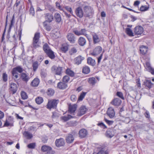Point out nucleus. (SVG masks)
Here are the masks:
<instances>
[{
  "mask_svg": "<svg viewBox=\"0 0 154 154\" xmlns=\"http://www.w3.org/2000/svg\"><path fill=\"white\" fill-rule=\"evenodd\" d=\"M40 37V33L38 32H36L33 39V42L32 47L34 48H36L40 47V43L39 42Z\"/></svg>",
  "mask_w": 154,
  "mask_h": 154,
  "instance_id": "f257e3e1",
  "label": "nucleus"
},
{
  "mask_svg": "<svg viewBox=\"0 0 154 154\" xmlns=\"http://www.w3.org/2000/svg\"><path fill=\"white\" fill-rule=\"evenodd\" d=\"M84 10V16L85 17L90 18L93 14V9L88 5L85 6L83 7Z\"/></svg>",
  "mask_w": 154,
  "mask_h": 154,
  "instance_id": "f03ea898",
  "label": "nucleus"
},
{
  "mask_svg": "<svg viewBox=\"0 0 154 154\" xmlns=\"http://www.w3.org/2000/svg\"><path fill=\"white\" fill-rule=\"evenodd\" d=\"M23 70V68L20 66H18L15 68H14L12 71V74L14 78L15 79H17L18 78V74L17 72L20 73H22Z\"/></svg>",
  "mask_w": 154,
  "mask_h": 154,
  "instance_id": "7ed1b4c3",
  "label": "nucleus"
},
{
  "mask_svg": "<svg viewBox=\"0 0 154 154\" xmlns=\"http://www.w3.org/2000/svg\"><path fill=\"white\" fill-rule=\"evenodd\" d=\"M59 101L58 100L52 99L48 100L46 107L48 109H51L52 108H55L56 107Z\"/></svg>",
  "mask_w": 154,
  "mask_h": 154,
  "instance_id": "20e7f679",
  "label": "nucleus"
},
{
  "mask_svg": "<svg viewBox=\"0 0 154 154\" xmlns=\"http://www.w3.org/2000/svg\"><path fill=\"white\" fill-rule=\"evenodd\" d=\"M75 132L72 131L70 133L68 134L66 136V140L67 143H72L74 140V137Z\"/></svg>",
  "mask_w": 154,
  "mask_h": 154,
  "instance_id": "39448f33",
  "label": "nucleus"
},
{
  "mask_svg": "<svg viewBox=\"0 0 154 154\" xmlns=\"http://www.w3.org/2000/svg\"><path fill=\"white\" fill-rule=\"evenodd\" d=\"M14 119L13 117L9 116L7 119L5 121L4 126L12 127L14 126Z\"/></svg>",
  "mask_w": 154,
  "mask_h": 154,
  "instance_id": "423d86ee",
  "label": "nucleus"
},
{
  "mask_svg": "<svg viewBox=\"0 0 154 154\" xmlns=\"http://www.w3.org/2000/svg\"><path fill=\"white\" fill-rule=\"evenodd\" d=\"M64 68L63 67L58 66L57 67L55 66H53L51 68L52 71H55V74L56 75H61L62 72Z\"/></svg>",
  "mask_w": 154,
  "mask_h": 154,
  "instance_id": "0eeeda50",
  "label": "nucleus"
},
{
  "mask_svg": "<svg viewBox=\"0 0 154 154\" xmlns=\"http://www.w3.org/2000/svg\"><path fill=\"white\" fill-rule=\"evenodd\" d=\"M116 130L112 128H109L106 131L105 134L106 136L109 138H111L114 136Z\"/></svg>",
  "mask_w": 154,
  "mask_h": 154,
  "instance_id": "6e6552de",
  "label": "nucleus"
},
{
  "mask_svg": "<svg viewBox=\"0 0 154 154\" xmlns=\"http://www.w3.org/2000/svg\"><path fill=\"white\" fill-rule=\"evenodd\" d=\"M102 50V48L100 46L96 47L94 50L91 53V55L96 56L99 54Z\"/></svg>",
  "mask_w": 154,
  "mask_h": 154,
  "instance_id": "1a4fd4ad",
  "label": "nucleus"
},
{
  "mask_svg": "<svg viewBox=\"0 0 154 154\" xmlns=\"http://www.w3.org/2000/svg\"><path fill=\"white\" fill-rule=\"evenodd\" d=\"M144 66L146 70L150 72L152 74L154 75V69L151 67L149 62H146Z\"/></svg>",
  "mask_w": 154,
  "mask_h": 154,
  "instance_id": "9d476101",
  "label": "nucleus"
},
{
  "mask_svg": "<svg viewBox=\"0 0 154 154\" xmlns=\"http://www.w3.org/2000/svg\"><path fill=\"white\" fill-rule=\"evenodd\" d=\"M68 40L70 43L73 44L75 42V37L74 35L71 33H69L66 35Z\"/></svg>",
  "mask_w": 154,
  "mask_h": 154,
  "instance_id": "9b49d317",
  "label": "nucleus"
},
{
  "mask_svg": "<svg viewBox=\"0 0 154 154\" xmlns=\"http://www.w3.org/2000/svg\"><path fill=\"white\" fill-rule=\"evenodd\" d=\"M20 78L22 80L26 83H27L30 78L28 73L24 72L21 73Z\"/></svg>",
  "mask_w": 154,
  "mask_h": 154,
  "instance_id": "f8f14e48",
  "label": "nucleus"
},
{
  "mask_svg": "<svg viewBox=\"0 0 154 154\" xmlns=\"http://www.w3.org/2000/svg\"><path fill=\"white\" fill-rule=\"evenodd\" d=\"M16 34H15L12 37H10L9 34L8 33L7 37L8 40L10 42H13L15 46H16L17 44V40L16 37Z\"/></svg>",
  "mask_w": 154,
  "mask_h": 154,
  "instance_id": "ddd939ff",
  "label": "nucleus"
},
{
  "mask_svg": "<svg viewBox=\"0 0 154 154\" xmlns=\"http://www.w3.org/2000/svg\"><path fill=\"white\" fill-rule=\"evenodd\" d=\"M143 32V28L140 26H136L134 29V32L135 35H139L142 34Z\"/></svg>",
  "mask_w": 154,
  "mask_h": 154,
  "instance_id": "4468645a",
  "label": "nucleus"
},
{
  "mask_svg": "<svg viewBox=\"0 0 154 154\" xmlns=\"http://www.w3.org/2000/svg\"><path fill=\"white\" fill-rule=\"evenodd\" d=\"M79 134L80 138H82L86 137L88 134V132L85 129H82L79 131Z\"/></svg>",
  "mask_w": 154,
  "mask_h": 154,
  "instance_id": "2eb2a0df",
  "label": "nucleus"
},
{
  "mask_svg": "<svg viewBox=\"0 0 154 154\" xmlns=\"http://www.w3.org/2000/svg\"><path fill=\"white\" fill-rule=\"evenodd\" d=\"M55 143L57 147H59L63 146L65 144V142L63 138H60L57 139L55 141Z\"/></svg>",
  "mask_w": 154,
  "mask_h": 154,
  "instance_id": "dca6fc26",
  "label": "nucleus"
},
{
  "mask_svg": "<svg viewBox=\"0 0 154 154\" xmlns=\"http://www.w3.org/2000/svg\"><path fill=\"white\" fill-rule=\"evenodd\" d=\"M44 15L46 21L50 23L54 19V17L52 14L50 13H47Z\"/></svg>",
  "mask_w": 154,
  "mask_h": 154,
  "instance_id": "f3484780",
  "label": "nucleus"
},
{
  "mask_svg": "<svg viewBox=\"0 0 154 154\" xmlns=\"http://www.w3.org/2000/svg\"><path fill=\"white\" fill-rule=\"evenodd\" d=\"M87 111V109L85 106H81L79 109L77 115L78 116H81L84 115Z\"/></svg>",
  "mask_w": 154,
  "mask_h": 154,
  "instance_id": "a211bd4d",
  "label": "nucleus"
},
{
  "mask_svg": "<svg viewBox=\"0 0 154 154\" xmlns=\"http://www.w3.org/2000/svg\"><path fill=\"white\" fill-rule=\"evenodd\" d=\"M75 12L76 15L79 18H82L84 15V13L82 9L80 7H79L76 8Z\"/></svg>",
  "mask_w": 154,
  "mask_h": 154,
  "instance_id": "6ab92c4d",
  "label": "nucleus"
},
{
  "mask_svg": "<svg viewBox=\"0 0 154 154\" xmlns=\"http://www.w3.org/2000/svg\"><path fill=\"white\" fill-rule=\"evenodd\" d=\"M84 59V57L80 55L79 56L74 59V63L75 64L79 65L81 63L82 61Z\"/></svg>",
  "mask_w": 154,
  "mask_h": 154,
  "instance_id": "aec40b11",
  "label": "nucleus"
},
{
  "mask_svg": "<svg viewBox=\"0 0 154 154\" xmlns=\"http://www.w3.org/2000/svg\"><path fill=\"white\" fill-rule=\"evenodd\" d=\"M107 114L110 118H113L115 115V112L113 109L112 107L109 108L107 111Z\"/></svg>",
  "mask_w": 154,
  "mask_h": 154,
  "instance_id": "412c9836",
  "label": "nucleus"
},
{
  "mask_svg": "<svg viewBox=\"0 0 154 154\" xmlns=\"http://www.w3.org/2000/svg\"><path fill=\"white\" fill-rule=\"evenodd\" d=\"M67 84L62 82H60L57 84V88L60 89H64L67 87Z\"/></svg>",
  "mask_w": 154,
  "mask_h": 154,
  "instance_id": "4be33fe9",
  "label": "nucleus"
},
{
  "mask_svg": "<svg viewBox=\"0 0 154 154\" xmlns=\"http://www.w3.org/2000/svg\"><path fill=\"white\" fill-rule=\"evenodd\" d=\"M92 38L93 43L94 44L99 43L100 41V38H99L98 35L96 33H94L92 34Z\"/></svg>",
  "mask_w": 154,
  "mask_h": 154,
  "instance_id": "5701e85b",
  "label": "nucleus"
},
{
  "mask_svg": "<svg viewBox=\"0 0 154 154\" xmlns=\"http://www.w3.org/2000/svg\"><path fill=\"white\" fill-rule=\"evenodd\" d=\"M17 89V85L14 83L11 84L10 86V91L12 92V94L15 93Z\"/></svg>",
  "mask_w": 154,
  "mask_h": 154,
  "instance_id": "b1692460",
  "label": "nucleus"
},
{
  "mask_svg": "<svg viewBox=\"0 0 154 154\" xmlns=\"http://www.w3.org/2000/svg\"><path fill=\"white\" fill-rule=\"evenodd\" d=\"M121 102L122 101L119 99L116 98L112 100L111 103L114 106H118L119 105Z\"/></svg>",
  "mask_w": 154,
  "mask_h": 154,
  "instance_id": "393cba45",
  "label": "nucleus"
},
{
  "mask_svg": "<svg viewBox=\"0 0 154 154\" xmlns=\"http://www.w3.org/2000/svg\"><path fill=\"white\" fill-rule=\"evenodd\" d=\"M39 79L37 78H35L31 82L30 85L32 87H37L39 83Z\"/></svg>",
  "mask_w": 154,
  "mask_h": 154,
  "instance_id": "a878e982",
  "label": "nucleus"
},
{
  "mask_svg": "<svg viewBox=\"0 0 154 154\" xmlns=\"http://www.w3.org/2000/svg\"><path fill=\"white\" fill-rule=\"evenodd\" d=\"M77 108V105L76 104L69 105V111L70 113H72L75 112Z\"/></svg>",
  "mask_w": 154,
  "mask_h": 154,
  "instance_id": "bb28decb",
  "label": "nucleus"
},
{
  "mask_svg": "<svg viewBox=\"0 0 154 154\" xmlns=\"http://www.w3.org/2000/svg\"><path fill=\"white\" fill-rule=\"evenodd\" d=\"M86 43V40L84 38L81 37L78 39V44L81 46H84Z\"/></svg>",
  "mask_w": 154,
  "mask_h": 154,
  "instance_id": "cd10ccee",
  "label": "nucleus"
},
{
  "mask_svg": "<svg viewBox=\"0 0 154 154\" xmlns=\"http://www.w3.org/2000/svg\"><path fill=\"white\" fill-rule=\"evenodd\" d=\"M87 63L89 65L92 66H94L96 64L95 60L91 57H89L87 58Z\"/></svg>",
  "mask_w": 154,
  "mask_h": 154,
  "instance_id": "c85d7f7f",
  "label": "nucleus"
},
{
  "mask_svg": "<svg viewBox=\"0 0 154 154\" xmlns=\"http://www.w3.org/2000/svg\"><path fill=\"white\" fill-rule=\"evenodd\" d=\"M52 149V148L46 145L42 146L41 148V150L43 152H48Z\"/></svg>",
  "mask_w": 154,
  "mask_h": 154,
  "instance_id": "c756f323",
  "label": "nucleus"
},
{
  "mask_svg": "<svg viewBox=\"0 0 154 154\" xmlns=\"http://www.w3.org/2000/svg\"><path fill=\"white\" fill-rule=\"evenodd\" d=\"M140 53L141 54L144 55L146 53L147 49L146 47L142 45L140 47Z\"/></svg>",
  "mask_w": 154,
  "mask_h": 154,
  "instance_id": "7c9ffc66",
  "label": "nucleus"
},
{
  "mask_svg": "<svg viewBox=\"0 0 154 154\" xmlns=\"http://www.w3.org/2000/svg\"><path fill=\"white\" fill-rule=\"evenodd\" d=\"M46 54L47 56L51 59H54L55 57L54 52L52 51L51 50Z\"/></svg>",
  "mask_w": 154,
  "mask_h": 154,
  "instance_id": "2f4dec72",
  "label": "nucleus"
},
{
  "mask_svg": "<svg viewBox=\"0 0 154 154\" xmlns=\"http://www.w3.org/2000/svg\"><path fill=\"white\" fill-rule=\"evenodd\" d=\"M54 17L56 22L60 23L61 20V18L60 14L56 13L54 15Z\"/></svg>",
  "mask_w": 154,
  "mask_h": 154,
  "instance_id": "473e14b6",
  "label": "nucleus"
},
{
  "mask_svg": "<svg viewBox=\"0 0 154 154\" xmlns=\"http://www.w3.org/2000/svg\"><path fill=\"white\" fill-rule=\"evenodd\" d=\"M144 85L149 88H150L153 85V84L151 83V81L150 80H146L144 82Z\"/></svg>",
  "mask_w": 154,
  "mask_h": 154,
  "instance_id": "72a5a7b5",
  "label": "nucleus"
},
{
  "mask_svg": "<svg viewBox=\"0 0 154 154\" xmlns=\"http://www.w3.org/2000/svg\"><path fill=\"white\" fill-rule=\"evenodd\" d=\"M43 49L45 53L51 50L47 43L44 44L43 47Z\"/></svg>",
  "mask_w": 154,
  "mask_h": 154,
  "instance_id": "f704fd0d",
  "label": "nucleus"
},
{
  "mask_svg": "<svg viewBox=\"0 0 154 154\" xmlns=\"http://www.w3.org/2000/svg\"><path fill=\"white\" fill-rule=\"evenodd\" d=\"M65 73L66 74L71 77H73L75 74L74 72L69 68H67L66 70Z\"/></svg>",
  "mask_w": 154,
  "mask_h": 154,
  "instance_id": "c9c22d12",
  "label": "nucleus"
},
{
  "mask_svg": "<svg viewBox=\"0 0 154 154\" xmlns=\"http://www.w3.org/2000/svg\"><path fill=\"white\" fill-rule=\"evenodd\" d=\"M69 45L67 44H63L62 45L61 48V51L64 53L67 51L68 50Z\"/></svg>",
  "mask_w": 154,
  "mask_h": 154,
  "instance_id": "e433bc0d",
  "label": "nucleus"
},
{
  "mask_svg": "<svg viewBox=\"0 0 154 154\" xmlns=\"http://www.w3.org/2000/svg\"><path fill=\"white\" fill-rule=\"evenodd\" d=\"M90 71V68L88 66H85L83 67L82 72L85 74L89 73Z\"/></svg>",
  "mask_w": 154,
  "mask_h": 154,
  "instance_id": "4c0bfd02",
  "label": "nucleus"
},
{
  "mask_svg": "<svg viewBox=\"0 0 154 154\" xmlns=\"http://www.w3.org/2000/svg\"><path fill=\"white\" fill-rule=\"evenodd\" d=\"M39 64L38 63V61H35L33 63L32 66L34 72L36 71L37 69L38 68Z\"/></svg>",
  "mask_w": 154,
  "mask_h": 154,
  "instance_id": "58836bf2",
  "label": "nucleus"
},
{
  "mask_svg": "<svg viewBox=\"0 0 154 154\" xmlns=\"http://www.w3.org/2000/svg\"><path fill=\"white\" fill-rule=\"evenodd\" d=\"M125 32L130 36H134L132 30L129 28H126Z\"/></svg>",
  "mask_w": 154,
  "mask_h": 154,
  "instance_id": "ea45409f",
  "label": "nucleus"
},
{
  "mask_svg": "<svg viewBox=\"0 0 154 154\" xmlns=\"http://www.w3.org/2000/svg\"><path fill=\"white\" fill-rule=\"evenodd\" d=\"M73 117L70 115H68L67 116H62L61 117V119L63 122H65L73 118Z\"/></svg>",
  "mask_w": 154,
  "mask_h": 154,
  "instance_id": "a19ab883",
  "label": "nucleus"
},
{
  "mask_svg": "<svg viewBox=\"0 0 154 154\" xmlns=\"http://www.w3.org/2000/svg\"><path fill=\"white\" fill-rule=\"evenodd\" d=\"M23 135L28 139H30L32 137V134L28 131H25Z\"/></svg>",
  "mask_w": 154,
  "mask_h": 154,
  "instance_id": "79ce46f5",
  "label": "nucleus"
},
{
  "mask_svg": "<svg viewBox=\"0 0 154 154\" xmlns=\"http://www.w3.org/2000/svg\"><path fill=\"white\" fill-rule=\"evenodd\" d=\"M36 103L38 104H40L43 101V98L41 97H38L35 99Z\"/></svg>",
  "mask_w": 154,
  "mask_h": 154,
  "instance_id": "37998d69",
  "label": "nucleus"
},
{
  "mask_svg": "<svg viewBox=\"0 0 154 154\" xmlns=\"http://www.w3.org/2000/svg\"><path fill=\"white\" fill-rule=\"evenodd\" d=\"M54 91L53 89L52 88H49L46 92L47 94L49 96H51L53 95L54 94Z\"/></svg>",
  "mask_w": 154,
  "mask_h": 154,
  "instance_id": "c03bdc74",
  "label": "nucleus"
},
{
  "mask_svg": "<svg viewBox=\"0 0 154 154\" xmlns=\"http://www.w3.org/2000/svg\"><path fill=\"white\" fill-rule=\"evenodd\" d=\"M86 94V92H82L81 93L78 98V102L79 101H82L84 98Z\"/></svg>",
  "mask_w": 154,
  "mask_h": 154,
  "instance_id": "a18cd8bd",
  "label": "nucleus"
},
{
  "mask_svg": "<svg viewBox=\"0 0 154 154\" xmlns=\"http://www.w3.org/2000/svg\"><path fill=\"white\" fill-rule=\"evenodd\" d=\"M89 83L92 85H94L96 83L95 79L94 77L89 78L88 79Z\"/></svg>",
  "mask_w": 154,
  "mask_h": 154,
  "instance_id": "49530a36",
  "label": "nucleus"
},
{
  "mask_svg": "<svg viewBox=\"0 0 154 154\" xmlns=\"http://www.w3.org/2000/svg\"><path fill=\"white\" fill-rule=\"evenodd\" d=\"M70 78L69 76L66 75L63 78V82L67 84V82L69 81Z\"/></svg>",
  "mask_w": 154,
  "mask_h": 154,
  "instance_id": "de8ad7c7",
  "label": "nucleus"
},
{
  "mask_svg": "<svg viewBox=\"0 0 154 154\" xmlns=\"http://www.w3.org/2000/svg\"><path fill=\"white\" fill-rule=\"evenodd\" d=\"M3 81L6 82L8 81V75L6 73H4L2 75Z\"/></svg>",
  "mask_w": 154,
  "mask_h": 154,
  "instance_id": "09e8293b",
  "label": "nucleus"
},
{
  "mask_svg": "<svg viewBox=\"0 0 154 154\" xmlns=\"http://www.w3.org/2000/svg\"><path fill=\"white\" fill-rule=\"evenodd\" d=\"M116 95L121 98V99L124 100L125 99L124 97L123 96V93L119 91H118L116 93Z\"/></svg>",
  "mask_w": 154,
  "mask_h": 154,
  "instance_id": "8fccbe9b",
  "label": "nucleus"
},
{
  "mask_svg": "<svg viewBox=\"0 0 154 154\" xmlns=\"http://www.w3.org/2000/svg\"><path fill=\"white\" fill-rule=\"evenodd\" d=\"M21 97L24 100L26 99L28 97L26 94L25 92L23 91L21 92Z\"/></svg>",
  "mask_w": 154,
  "mask_h": 154,
  "instance_id": "3c124183",
  "label": "nucleus"
},
{
  "mask_svg": "<svg viewBox=\"0 0 154 154\" xmlns=\"http://www.w3.org/2000/svg\"><path fill=\"white\" fill-rule=\"evenodd\" d=\"M14 22V16H13V18L11 21V24L10 26L9 30L8 31V33L10 32L12 26L13 25Z\"/></svg>",
  "mask_w": 154,
  "mask_h": 154,
  "instance_id": "603ef678",
  "label": "nucleus"
},
{
  "mask_svg": "<svg viewBox=\"0 0 154 154\" xmlns=\"http://www.w3.org/2000/svg\"><path fill=\"white\" fill-rule=\"evenodd\" d=\"M36 145L35 143H33L29 144L27 145V147L29 149H34Z\"/></svg>",
  "mask_w": 154,
  "mask_h": 154,
  "instance_id": "864d4df0",
  "label": "nucleus"
},
{
  "mask_svg": "<svg viewBox=\"0 0 154 154\" xmlns=\"http://www.w3.org/2000/svg\"><path fill=\"white\" fill-rule=\"evenodd\" d=\"M30 14L32 16H34L35 14V12L34 8L31 6L29 10Z\"/></svg>",
  "mask_w": 154,
  "mask_h": 154,
  "instance_id": "5fc2aeb1",
  "label": "nucleus"
},
{
  "mask_svg": "<svg viewBox=\"0 0 154 154\" xmlns=\"http://www.w3.org/2000/svg\"><path fill=\"white\" fill-rule=\"evenodd\" d=\"M44 57L42 55H39L38 57L37 60H38V63H39V64L44 59Z\"/></svg>",
  "mask_w": 154,
  "mask_h": 154,
  "instance_id": "6e6d98bb",
  "label": "nucleus"
},
{
  "mask_svg": "<svg viewBox=\"0 0 154 154\" xmlns=\"http://www.w3.org/2000/svg\"><path fill=\"white\" fill-rule=\"evenodd\" d=\"M70 98L72 101L73 102L77 100V97L75 95H72L71 96Z\"/></svg>",
  "mask_w": 154,
  "mask_h": 154,
  "instance_id": "4d7b16f0",
  "label": "nucleus"
},
{
  "mask_svg": "<svg viewBox=\"0 0 154 154\" xmlns=\"http://www.w3.org/2000/svg\"><path fill=\"white\" fill-rule=\"evenodd\" d=\"M104 121L109 125H112L114 122L113 121L109 120L106 118L104 119Z\"/></svg>",
  "mask_w": 154,
  "mask_h": 154,
  "instance_id": "13d9d810",
  "label": "nucleus"
},
{
  "mask_svg": "<svg viewBox=\"0 0 154 154\" xmlns=\"http://www.w3.org/2000/svg\"><path fill=\"white\" fill-rule=\"evenodd\" d=\"M45 28L48 31H50L51 29V27L49 25L45 24L44 25Z\"/></svg>",
  "mask_w": 154,
  "mask_h": 154,
  "instance_id": "bf43d9fd",
  "label": "nucleus"
},
{
  "mask_svg": "<svg viewBox=\"0 0 154 154\" xmlns=\"http://www.w3.org/2000/svg\"><path fill=\"white\" fill-rule=\"evenodd\" d=\"M52 118H55L58 117V114L57 112H52Z\"/></svg>",
  "mask_w": 154,
  "mask_h": 154,
  "instance_id": "052dcab7",
  "label": "nucleus"
},
{
  "mask_svg": "<svg viewBox=\"0 0 154 154\" xmlns=\"http://www.w3.org/2000/svg\"><path fill=\"white\" fill-rule=\"evenodd\" d=\"M145 117L147 118H150V115L149 114V112L147 110H146V112L144 114Z\"/></svg>",
  "mask_w": 154,
  "mask_h": 154,
  "instance_id": "680f3d73",
  "label": "nucleus"
},
{
  "mask_svg": "<svg viewBox=\"0 0 154 154\" xmlns=\"http://www.w3.org/2000/svg\"><path fill=\"white\" fill-rule=\"evenodd\" d=\"M69 124L71 126H74L76 125V122H69Z\"/></svg>",
  "mask_w": 154,
  "mask_h": 154,
  "instance_id": "e2e57ef3",
  "label": "nucleus"
},
{
  "mask_svg": "<svg viewBox=\"0 0 154 154\" xmlns=\"http://www.w3.org/2000/svg\"><path fill=\"white\" fill-rule=\"evenodd\" d=\"M147 8L145 6H142L140 8V10L141 11H145L147 10Z\"/></svg>",
  "mask_w": 154,
  "mask_h": 154,
  "instance_id": "0e129e2a",
  "label": "nucleus"
},
{
  "mask_svg": "<svg viewBox=\"0 0 154 154\" xmlns=\"http://www.w3.org/2000/svg\"><path fill=\"white\" fill-rule=\"evenodd\" d=\"M97 125L101 127H102L103 128H106V126L102 122L99 123Z\"/></svg>",
  "mask_w": 154,
  "mask_h": 154,
  "instance_id": "69168bd1",
  "label": "nucleus"
},
{
  "mask_svg": "<svg viewBox=\"0 0 154 154\" xmlns=\"http://www.w3.org/2000/svg\"><path fill=\"white\" fill-rule=\"evenodd\" d=\"M65 8L71 14H72V12L71 8L68 6H66L65 7Z\"/></svg>",
  "mask_w": 154,
  "mask_h": 154,
  "instance_id": "338daca9",
  "label": "nucleus"
},
{
  "mask_svg": "<svg viewBox=\"0 0 154 154\" xmlns=\"http://www.w3.org/2000/svg\"><path fill=\"white\" fill-rule=\"evenodd\" d=\"M97 154H107V153L106 151L101 150Z\"/></svg>",
  "mask_w": 154,
  "mask_h": 154,
  "instance_id": "774afa93",
  "label": "nucleus"
}]
</instances>
